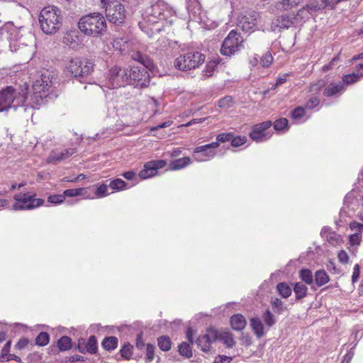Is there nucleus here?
Segmentation results:
<instances>
[{"mask_svg":"<svg viewBox=\"0 0 363 363\" xmlns=\"http://www.w3.org/2000/svg\"><path fill=\"white\" fill-rule=\"evenodd\" d=\"M134 60L139 62L141 65L132 66L128 68V84L134 87L144 88L150 84V74L147 69L154 68L153 61L147 56L138 52L133 55Z\"/></svg>","mask_w":363,"mask_h":363,"instance_id":"obj_1","label":"nucleus"},{"mask_svg":"<svg viewBox=\"0 0 363 363\" xmlns=\"http://www.w3.org/2000/svg\"><path fill=\"white\" fill-rule=\"evenodd\" d=\"M28 84L25 82L23 86L14 88L6 86L0 91V111L9 108L16 110L18 107L24 106L28 96Z\"/></svg>","mask_w":363,"mask_h":363,"instance_id":"obj_2","label":"nucleus"},{"mask_svg":"<svg viewBox=\"0 0 363 363\" xmlns=\"http://www.w3.org/2000/svg\"><path fill=\"white\" fill-rule=\"evenodd\" d=\"M78 27L82 33L93 37L103 35L107 29L106 19L100 13L82 16L78 22Z\"/></svg>","mask_w":363,"mask_h":363,"instance_id":"obj_3","label":"nucleus"},{"mask_svg":"<svg viewBox=\"0 0 363 363\" xmlns=\"http://www.w3.org/2000/svg\"><path fill=\"white\" fill-rule=\"evenodd\" d=\"M94 64L86 58L73 57L65 65L66 74L81 83L86 82L88 77L94 71Z\"/></svg>","mask_w":363,"mask_h":363,"instance_id":"obj_4","label":"nucleus"},{"mask_svg":"<svg viewBox=\"0 0 363 363\" xmlns=\"http://www.w3.org/2000/svg\"><path fill=\"white\" fill-rule=\"evenodd\" d=\"M41 30L48 35L55 33L62 24L61 10L57 6H47L42 9L39 15Z\"/></svg>","mask_w":363,"mask_h":363,"instance_id":"obj_5","label":"nucleus"},{"mask_svg":"<svg viewBox=\"0 0 363 363\" xmlns=\"http://www.w3.org/2000/svg\"><path fill=\"white\" fill-rule=\"evenodd\" d=\"M23 27H16L13 23L6 24L1 29V36L9 43V47L12 52L17 51L21 45H26V42L23 38Z\"/></svg>","mask_w":363,"mask_h":363,"instance_id":"obj_6","label":"nucleus"},{"mask_svg":"<svg viewBox=\"0 0 363 363\" xmlns=\"http://www.w3.org/2000/svg\"><path fill=\"white\" fill-rule=\"evenodd\" d=\"M37 194L27 193L16 194L13 196L15 203L11 206V210L30 211L43 206L45 201L43 199L36 198Z\"/></svg>","mask_w":363,"mask_h":363,"instance_id":"obj_7","label":"nucleus"},{"mask_svg":"<svg viewBox=\"0 0 363 363\" xmlns=\"http://www.w3.org/2000/svg\"><path fill=\"white\" fill-rule=\"evenodd\" d=\"M106 16L110 23L122 26L127 18V11L118 0L110 1L105 9Z\"/></svg>","mask_w":363,"mask_h":363,"instance_id":"obj_8","label":"nucleus"},{"mask_svg":"<svg viewBox=\"0 0 363 363\" xmlns=\"http://www.w3.org/2000/svg\"><path fill=\"white\" fill-rule=\"evenodd\" d=\"M205 60V56L199 52H189L178 57L174 61V66L179 70L186 71L195 69Z\"/></svg>","mask_w":363,"mask_h":363,"instance_id":"obj_9","label":"nucleus"},{"mask_svg":"<svg viewBox=\"0 0 363 363\" xmlns=\"http://www.w3.org/2000/svg\"><path fill=\"white\" fill-rule=\"evenodd\" d=\"M244 40L235 30H232L223 42L220 52L223 55L231 57L243 48Z\"/></svg>","mask_w":363,"mask_h":363,"instance_id":"obj_10","label":"nucleus"},{"mask_svg":"<svg viewBox=\"0 0 363 363\" xmlns=\"http://www.w3.org/2000/svg\"><path fill=\"white\" fill-rule=\"evenodd\" d=\"M128 68L114 66L108 71L107 86L109 89H117L128 84Z\"/></svg>","mask_w":363,"mask_h":363,"instance_id":"obj_11","label":"nucleus"},{"mask_svg":"<svg viewBox=\"0 0 363 363\" xmlns=\"http://www.w3.org/2000/svg\"><path fill=\"white\" fill-rule=\"evenodd\" d=\"M218 147V143H211L195 147L193 151L194 160L202 162L213 159Z\"/></svg>","mask_w":363,"mask_h":363,"instance_id":"obj_12","label":"nucleus"},{"mask_svg":"<svg viewBox=\"0 0 363 363\" xmlns=\"http://www.w3.org/2000/svg\"><path fill=\"white\" fill-rule=\"evenodd\" d=\"M51 80L49 74H42L40 79H37L33 84V95L35 96L37 101H39L38 98L43 100L44 97L47 96L48 92L51 87Z\"/></svg>","mask_w":363,"mask_h":363,"instance_id":"obj_13","label":"nucleus"},{"mask_svg":"<svg viewBox=\"0 0 363 363\" xmlns=\"http://www.w3.org/2000/svg\"><path fill=\"white\" fill-rule=\"evenodd\" d=\"M164 5L157 3L147 8L143 14V19L149 24L157 23L159 20L164 19Z\"/></svg>","mask_w":363,"mask_h":363,"instance_id":"obj_14","label":"nucleus"},{"mask_svg":"<svg viewBox=\"0 0 363 363\" xmlns=\"http://www.w3.org/2000/svg\"><path fill=\"white\" fill-rule=\"evenodd\" d=\"M219 331L213 328H209L206 330V334L199 336L196 344L203 352H208L211 349L213 342L218 340Z\"/></svg>","mask_w":363,"mask_h":363,"instance_id":"obj_15","label":"nucleus"},{"mask_svg":"<svg viewBox=\"0 0 363 363\" xmlns=\"http://www.w3.org/2000/svg\"><path fill=\"white\" fill-rule=\"evenodd\" d=\"M272 126L270 121H266L262 123L256 124L253 126L252 131L250 133V137L256 142H263L271 137L266 130Z\"/></svg>","mask_w":363,"mask_h":363,"instance_id":"obj_16","label":"nucleus"},{"mask_svg":"<svg viewBox=\"0 0 363 363\" xmlns=\"http://www.w3.org/2000/svg\"><path fill=\"white\" fill-rule=\"evenodd\" d=\"M166 162L162 160H152L146 162L143 169L139 172V177L143 179L150 178L157 174V170L166 166Z\"/></svg>","mask_w":363,"mask_h":363,"instance_id":"obj_17","label":"nucleus"},{"mask_svg":"<svg viewBox=\"0 0 363 363\" xmlns=\"http://www.w3.org/2000/svg\"><path fill=\"white\" fill-rule=\"evenodd\" d=\"M302 21L301 16H298V12L296 15L294 13L282 15L278 19L277 26L280 29H288L289 28L296 26Z\"/></svg>","mask_w":363,"mask_h":363,"instance_id":"obj_18","label":"nucleus"},{"mask_svg":"<svg viewBox=\"0 0 363 363\" xmlns=\"http://www.w3.org/2000/svg\"><path fill=\"white\" fill-rule=\"evenodd\" d=\"M255 21L251 16L240 15L238 17L237 27L245 33L254 32L256 29Z\"/></svg>","mask_w":363,"mask_h":363,"instance_id":"obj_19","label":"nucleus"},{"mask_svg":"<svg viewBox=\"0 0 363 363\" xmlns=\"http://www.w3.org/2000/svg\"><path fill=\"white\" fill-rule=\"evenodd\" d=\"M250 327L257 338H261L265 335L264 324L259 317L252 318L250 320Z\"/></svg>","mask_w":363,"mask_h":363,"instance_id":"obj_20","label":"nucleus"},{"mask_svg":"<svg viewBox=\"0 0 363 363\" xmlns=\"http://www.w3.org/2000/svg\"><path fill=\"white\" fill-rule=\"evenodd\" d=\"M247 324L245 318L242 314H235L230 318V325L234 330H242Z\"/></svg>","mask_w":363,"mask_h":363,"instance_id":"obj_21","label":"nucleus"},{"mask_svg":"<svg viewBox=\"0 0 363 363\" xmlns=\"http://www.w3.org/2000/svg\"><path fill=\"white\" fill-rule=\"evenodd\" d=\"M344 89L345 86L341 82H338L337 83H330L325 88L323 94L325 96H332L342 92Z\"/></svg>","mask_w":363,"mask_h":363,"instance_id":"obj_22","label":"nucleus"},{"mask_svg":"<svg viewBox=\"0 0 363 363\" xmlns=\"http://www.w3.org/2000/svg\"><path fill=\"white\" fill-rule=\"evenodd\" d=\"M320 9L317 5H307L301 9L298 10V16H301V20L308 19L310 16H312L313 13Z\"/></svg>","mask_w":363,"mask_h":363,"instance_id":"obj_23","label":"nucleus"},{"mask_svg":"<svg viewBox=\"0 0 363 363\" xmlns=\"http://www.w3.org/2000/svg\"><path fill=\"white\" fill-rule=\"evenodd\" d=\"M191 163V159L188 157L177 159L172 161L170 164V169L172 170H178L184 168Z\"/></svg>","mask_w":363,"mask_h":363,"instance_id":"obj_24","label":"nucleus"},{"mask_svg":"<svg viewBox=\"0 0 363 363\" xmlns=\"http://www.w3.org/2000/svg\"><path fill=\"white\" fill-rule=\"evenodd\" d=\"M330 279L325 271L318 270L315 273V284L317 286L320 287L326 284Z\"/></svg>","mask_w":363,"mask_h":363,"instance_id":"obj_25","label":"nucleus"},{"mask_svg":"<svg viewBox=\"0 0 363 363\" xmlns=\"http://www.w3.org/2000/svg\"><path fill=\"white\" fill-rule=\"evenodd\" d=\"M103 348L107 351H111L118 346V339L114 336L105 337L101 343Z\"/></svg>","mask_w":363,"mask_h":363,"instance_id":"obj_26","label":"nucleus"},{"mask_svg":"<svg viewBox=\"0 0 363 363\" xmlns=\"http://www.w3.org/2000/svg\"><path fill=\"white\" fill-rule=\"evenodd\" d=\"M218 340L223 341L227 347L231 348L235 345L233 335L229 332H219Z\"/></svg>","mask_w":363,"mask_h":363,"instance_id":"obj_27","label":"nucleus"},{"mask_svg":"<svg viewBox=\"0 0 363 363\" xmlns=\"http://www.w3.org/2000/svg\"><path fill=\"white\" fill-rule=\"evenodd\" d=\"M363 77V72H353L352 74H348L342 77V84H352L354 82H358Z\"/></svg>","mask_w":363,"mask_h":363,"instance_id":"obj_28","label":"nucleus"},{"mask_svg":"<svg viewBox=\"0 0 363 363\" xmlns=\"http://www.w3.org/2000/svg\"><path fill=\"white\" fill-rule=\"evenodd\" d=\"M178 351L180 355L186 358H190L193 355L192 350L190 345L186 342H182L181 344L179 345Z\"/></svg>","mask_w":363,"mask_h":363,"instance_id":"obj_29","label":"nucleus"},{"mask_svg":"<svg viewBox=\"0 0 363 363\" xmlns=\"http://www.w3.org/2000/svg\"><path fill=\"white\" fill-rule=\"evenodd\" d=\"M157 345L161 350L167 352L171 349L172 342L168 336L164 335L158 337Z\"/></svg>","mask_w":363,"mask_h":363,"instance_id":"obj_30","label":"nucleus"},{"mask_svg":"<svg viewBox=\"0 0 363 363\" xmlns=\"http://www.w3.org/2000/svg\"><path fill=\"white\" fill-rule=\"evenodd\" d=\"M108 186L114 191H123L128 188V184L121 179H115L110 182Z\"/></svg>","mask_w":363,"mask_h":363,"instance_id":"obj_31","label":"nucleus"},{"mask_svg":"<svg viewBox=\"0 0 363 363\" xmlns=\"http://www.w3.org/2000/svg\"><path fill=\"white\" fill-rule=\"evenodd\" d=\"M294 291L296 294V298L301 299L306 296L308 288L305 284L299 282L295 284L294 287Z\"/></svg>","mask_w":363,"mask_h":363,"instance_id":"obj_32","label":"nucleus"},{"mask_svg":"<svg viewBox=\"0 0 363 363\" xmlns=\"http://www.w3.org/2000/svg\"><path fill=\"white\" fill-rule=\"evenodd\" d=\"M262 319L266 326L269 328H272L277 323L275 315L269 310H267L263 313Z\"/></svg>","mask_w":363,"mask_h":363,"instance_id":"obj_33","label":"nucleus"},{"mask_svg":"<svg viewBox=\"0 0 363 363\" xmlns=\"http://www.w3.org/2000/svg\"><path fill=\"white\" fill-rule=\"evenodd\" d=\"M86 351L89 354H95L97 352V340L95 336L92 335L89 337L87 342L85 345Z\"/></svg>","mask_w":363,"mask_h":363,"instance_id":"obj_34","label":"nucleus"},{"mask_svg":"<svg viewBox=\"0 0 363 363\" xmlns=\"http://www.w3.org/2000/svg\"><path fill=\"white\" fill-rule=\"evenodd\" d=\"M86 189L85 188L69 189L65 190L62 194L65 199L66 197L83 196L86 192Z\"/></svg>","mask_w":363,"mask_h":363,"instance_id":"obj_35","label":"nucleus"},{"mask_svg":"<svg viewBox=\"0 0 363 363\" xmlns=\"http://www.w3.org/2000/svg\"><path fill=\"white\" fill-rule=\"evenodd\" d=\"M277 289L283 298H288L291 294V287L286 283L281 282L277 284Z\"/></svg>","mask_w":363,"mask_h":363,"instance_id":"obj_36","label":"nucleus"},{"mask_svg":"<svg viewBox=\"0 0 363 363\" xmlns=\"http://www.w3.org/2000/svg\"><path fill=\"white\" fill-rule=\"evenodd\" d=\"M71 338L67 336H62L57 341V347L60 351H66L72 347Z\"/></svg>","mask_w":363,"mask_h":363,"instance_id":"obj_37","label":"nucleus"},{"mask_svg":"<svg viewBox=\"0 0 363 363\" xmlns=\"http://www.w3.org/2000/svg\"><path fill=\"white\" fill-rule=\"evenodd\" d=\"M300 278L306 284L311 285L313 284L312 272L308 269H301L299 272Z\"/></svg>","mask_w":363,"mask_h":363,"instance_id":"obj_38","label":"nucleus"},{"mask_svg":"<svg viewBox=\"0 0 363 363\" xmlns=\"http://www.w3.org/2000/svg\"><path fill=\"white\" fill-rule=\"evenodd\" d=\"M50 336L48 333L41 332L35 338V344L38 346H45L48 344Z\"/></svg>","mask_w":363,"mask_h":363,"instance_id":"obj_39","label":"nucleus"},{"mask_svg":"<svg viewBox=\"0 0 363 363\" xmlns=\"http://www.w3.org/2000/svg\"><path fill=\"white\" fill-rule=\"evenodd\" d=\"M121 355L125 359H130L133 354V346L130 343H125L120 350Z\"/></svg>","mask_w":363,"mask_h":363,"instance_id":"obj_40","label":"nucleus"},{"mask_svg":"<svg viewBox=\"0 0 363 363\" xmlns=\"http://www.w3.org/2000/svg\"><path fill=\"white\" fill-rule=\"evenodd\" d=\"M234 104L233 99L230 96H227L218 101V105L222 108H229L233 106Z\"/></svg>","mask_w":363,"mask_h":363,"instance_id":"obj_41","label":"nucleus"},{"mask_svg":"<svg viewBox=\"0 0 363 363\" xmlns=\"http://www.w3.org/2000/svg\"><path fill=\"white\" fill-rule=\"evenodd\" d=\"M65 201L63 194H51L48 197V202L54 205H59Z\"/></svg>","mask_w":363,"mask_h":363,"instance_id":"obj_42","label":"nucleus"},{"mask_svg":"<svg viewBox=\"0 0 363 363\" xmlns=\"http://www.w3.org/2000/svg\"><path fill=\"white\" fill-rule=\"evenodd\" d=\"M61 160H63L62 157H61V152L57 150H52L47 159L48 163H55Z\"/></svg>","mask_w":363,"mask_h":363,"instance_id":"obj_43","label":"nucleus"},{"mask_svg":"<svg viewBox=\"0 0 363 363\" xmlns=\"http://www.w3.org/2000/svg\"><path fill=\"white\" fill-rule=\"evenodd\" d=\"M288 127V120L286 118H281L274 121V128L276 130H283Z\"/></svg>","mask_w":363,"mask_h":363,"instance_id":"obj_44","label":"nucleus"},{"mask_svg":"<svg viewBox=\"0 0 363 363\" xmlns=\"http://www.w3.org/2000/svg\"><path fill=\"white\" fill-rule=\"evenodd\" d=\"M107 191L108 186L105 184H101L96 189L95 195L97 198H104L109 194Z\"/></svg>","mask_w":363,"mask_h":363,"instance_id":"obj_45","label":"nucleus"},{"mask_svg":"<svg viewBox=\"0 0 363 363\" xmlns=\"http://www.w3.org/2000/svg\"><path fill=\"white\" fill-rule=\"evenodd\" d=\"M233 138V133H222L218 134L216 136V141L215 143H218V145H219L220 143H225L230 141V140Z\"/></svg>","mask_w":363,"mask_h":363,"instance_id":"obj_46","label":"nucleus"},{"mask_svg":"<svg viewBox=\"0 0 363 363\" xmlns=\"http://www.w3.org/2000/svg\"><path fill=\"white\" fill-rule=\"evenodd\" d=\"M273 62V57L269 52H266L261 58L260 63L264 67H269Z\"/></svg>","mask_w":363,"mask_h":363,"instance_id":"obj_47","label":"nucleus"},{"mask_svg":"<svg viewBox=\"0 0 363 363\" xmlns=\"http://www.w3.org/2000/svg\"><path fill=\"white\" fill-rule=\"evenodd\" d=\"M216 65L213 62H210L207 64L205 69L203 70V76L205 78H208L213 75V71Z\"/></svg>","mask_w":363,"mask_h":363,"instance_id":"obj_48","label":"nucleus"},{"mask_svg":"<svg viewBox=\"0 0 363 363\" xmlns=\"http://www.w3.org/2000/svg\"><path fill=\"white\" fill-rule=\"evenodd\" d=\"M291 117L294 120H300L305 115V109L301 106H298L291 111Z\"/></svg>","mask_w":363,"mask_h":363,"instance_id":"obj_49","label":"nucleus"},{"mask_svg":"<svg viewBox=\"0 0 363 363\" xmlns=\"http://www.w3.org/2000/svg\"><path fill=\"white\" fill-rule=\"evenodd\" d=\"M300 0H281V8L284 10L290 9L297 6Z\"/></svg>","mask_w":363,"mask_h":363,"instance_id":"obj_50","label":"nucleus"},{"mask_svg":"<svg viewBox=\"0 0 363 363\" xmlns=\"http://www.w3.org/2000/svg\"><path fill=\"white\" fill-rule=\"evenodd\" d=\"M230 141H231L232 146H233V147H240V146L244 145L246 143L247 139H246L245 136H236V137H234L233 135V138L230 140Z\"/></svg>","mask_w":363,"mask_h":363,"instance_id":"obj_51","label":"nucleus"},{"mask_svg":"<svg viewBox=\"0 0 363 363\" xmlns=\"http://www.w3.org/2000/svg\"><path fill=\"white\" fill-rule=\"evenodd\" d=\"M320 104V99L317 96H313L311 97L308 101L306 103V108L308 109H313L318 106Z\"/></svg>","mask_w":363,"mask_h":363,"instance_id":"obj_52","label":"nucleus"},{"mask_svg":"<svg viewBox=\"0 0 363 363\" xmlns=\"http://www.w3.org/2000/svg\"><path fill=\"white\" fill-rule=\"evenodd\" d=\"M155 347L152 344H147L146 346V359L147 361L151 362L155 358Z\"/></svg>","mask_w":363,"mask_h":363,"instance_id":"obj_53","label":"nucleus"},{"mask_svg":"<svg viewBox=\"0 0 363 363\" xmlns=\"http://www.w3.org/2000/svg\"><path fill=\"white\" fill-rule=\"evenodd\" d=\"M362 240V234L359 233H354L349 237L350 243L352 245H358L360 244Z\"/></svg>","mask_w":363,"mask_h":363,"instance_id":"obj_54","label":"nucleus"},{"mask_svg":"<svg viewBox=\"0 0 363 363\" xmlns=\"http://www.w3.org/2000/svg\"><path fill=\"white\" fill-rule=\"evenodd\" d=\"M351 230L354 231V233H359L362 234L363 231V224H361L357 221H352L349 225Z\"/></svg>","mask_w":363,"mask_h":363,"instance_id":"obj_55","label":"nucleus"},{"mask_svg":"<svg viewBox=\"0 0 363 363\" xmlns=\"http://www.w3.org/2000/svg\"><path fill=\"white\" fill-rule=\"evenodd\" d=\"M11 347V342H7L4 347L1 350V354L0 359L1 361L5 360L6 357H7L10 354H9V350Z\"/></svg>","mask_w":363,"mask_h":363,"instance_id":"obj_56","label":"nucleus"},{"mask_svg":"<svg viewBox=\"0 0 363 363\" xmlns=\"http://www.w3.org/2000/svg\"><path fill=\"white\" fill-rule=\"evenodd\" d=\"M337 258L342 264H347L349 261V256L345 250H340L339 252Z\"/></svg>","mask_w":363,"mask_h":363,"instance_id":"obj_57","label":"nucleus"},{"mask_svg":"<svg viewBox=\"0 0 363 363\" xmlns=\"http://www.w3.org/2000/svg\"><path fill=\"white\" fill-rule=\"evenodd\" d=\"M61 157H62L63 160L69 157L73 154L76 152L75 148H67L63 150H61Z\"/></svg>","mask_w":363,"mask_h":363,"instance_id":"obj_58","label":"nucleus"},{"mask_svg":"<svg viewBox=\"0 0 363 363\" xmlns=\"http://www.w3.org/2000/svg\"><path fill=\"white\" fill-rule=\"evenodd\" d=\"M354 199V195L353 192H349L347 194L344 199V206L347 208H350V204L352 203Z\"/></svg>","mask_w":363,"mask_h":363,"instance_id":"obj_59","label":"nucleus"},{"mask_svg":"<svg viewBox=\"0 0 363 363\" xmlns=\"http://www.w3.org/2000/svg\"><path fill=\"white\" fill-rule=\"evenodd\" d=\"M359 264H355L354 268H353V272H352V284H354L355 282H357V281L359 279Z\"/></svg>","mask_w":363,"mask_h":363,"instance_id":"obj_60","label":"nucleus"},{"mask_svg":"<svg viewBox=\"0 0 363 363\" xmlns=\"http://www.w3.org/2000/svg\"><path fill=\"white\" fill-rule=\"evenodd\" d=\"M232 360V357L225 355H218L216 357L215 363H229Z\"/></svg>","mask_w":363,"mask_h":363,"instance_id":"obj_61","label":"nucleus"},{"mask_svg":"<svg viewBox=\"0 0 363 363\" xmlns=\"http://www.w3.org/2000/svg\"><path fill=\"white\" fill-rule=\"evenodd\" d=\"M340 235L335 234V233H329V235L328 236V240L333 245L337 243V242L340 240Z\"/></svg>","mask_w":363,"mask_h":363,"instance_id":"obj_62","label":"nucleus"},{"mask_svg":"<svg viewBox=\"0 0 363 363\" xmlns=\"http://www.w3.org/2000/svg\"><path fill=\"white\" fill-rule=\"evenodd\" d=\"M122 176L127 180L131 181L135 178L136 174L133 171H128L123 173Z\"/></svg>","mask_w":363,"mask_h":363,"instance_id":"obj_63","label":"nucleus"},{"mask_svg":"<svg viewBox=\"0 0 363 363\" xmlns=\"http://www.w3.org/2000/svg\"><path fill=\"white\" fill-rule=\"evenodd\" d=\"M28 344V340L27 339H21L17 344L16 345V347L17 349L21 350L27 346Z\"/></svg>","mask_w":363,"mask_h":363,"instance_id":"obj_64","label":"nucleus"}]
</instances>
